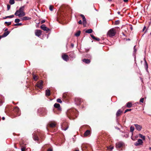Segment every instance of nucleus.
I'll use <instances>...</instances> for the list:
<instances>
[{
  "label": "nucleus",
  "instance_id": "nucleus-1",
  "mask_svg": "<svg viewBox=\"0 0 151 151\" xmlns=\"http://www.w3.org/2000/svg\"><path fill=\"white\" fill-rule=\"evenodd\" d=\"M24 6L20 7L18 10H17L14 14L16 16H18L19 17H21L24 16L25 14L24 12Z\"/></svg>",
  "mask_w": 151,
  "mask_h": 151
},
{
  "label": "nucleus",
  "instance_id": "nucleus-2",
  "mask_svg": "<svg viewBox=\"0 0 151 151\" xmlns=\"http://www.w3.org/2000/svg\"><path fill=\"white\" fill-rule=\"evenodd\" d=\"M33 138L35 141H37L38 143H40L42 142V137H41V134L38 132L36 133H34L32 134Z\"/></svg>",
  "mask_w": 151,
  "mask_h": 151
},
{
  "label": "nucleus",
  "instance_id": "nucleus-3",
  "mask_svg": "<svg viewBox=\"0 0 151 151\" xmlns=\"http://www.w3.org/2000/svg\"><path fill=\"white\" fill-rule=\"evenodd\" d=\"M76 111L75 110L69 109L68 110L67 112V114L68 116L70 119H74L75 118V116H76Z\"/></svg>",
  "mask_w": 151,
  "mask_h": 151
},
{
  "label": "nucleus",
  "instance_id": "nucleus-4",
  "mask_svg": "<svg viewBox=\"0 0 151 151\" xmlns=\"http://www.w3.org/2000/svg\"><path fill=\"white\" fill-rule=\"evenodd\" d=\"M116 33L115 29L114 28H112L109 30L108 33L107 35L110 37L114 36Z\"/></svg>",
  "mask_w": 151,
  "mask_h": 151
},
{
  "label": "nucleus",
  "instance_id": "nucleus-5",
  "mask_svg": "<svg viewBox=\"0 0 151 151\" xmlns=\"http://www.w3.org/2000/svg\"><path fill=\"white\" fill-rule=\"evenodd\" d=\"M13 111L15 113L17 116H19L20 115V112L19 108L18 107H15L13 110Z\"/></svg>",
  "mask_w": 151,
  "mask_h": 151
},
{
  "label": "nucleus",
  "instance_id": "nucleus-6",
  "mask_svg": "<svg viewBox=\"0 0 151 151\" xmlns=\"http://www.w3.org/2000/svg\"><path fill=\"white\" fill-rule=\"evenodd\" d=\"M61 127L63 130L66 131L68 128V126L66 122H64L62 124Z\"/></svg>",
  "mask_w": 151,
  "mask_h": 151
},
{
  "label": "nucleus",
  "instance_id": "nucleus-7",
  "mask_svg": "<svg viewBox=\"0 0 151 151\" xmlns=\"http://www.w3.org/2000/svg\"><path fill=\"white\" fill-rule=\"evenodd\" d=\"M48 126V127L53 129L56 127V123L55 122H51L49 124Z\"/></svg>",
  "mask_w": 151,
  "mask_h": 151
},
{
  "label": "nucleus",
  "instance_id": "nucleus-8",
  "mask_svg": "<svg viewBox=\"0 0 151 151\" xmlns=\"http://www.w3.org/2000/svg\"><path fill=\"white\" fill-rule=\"evenodd\" d=\"M43 81L41 80L37 82V86L40 89H41L43 88Z\"/></svg>",
  "mask_w": 151,
  "mask_h": 151
},
{
  "label": "nucleus",
  "instance_id": "nucleus-9",
  "mask_svg": "<svg viewBox=\"0 0 151 151\" xmlns=\"http://www.w3.org/2000/svg\"><path fill=\"white\" fill-rule=\"evenodd\" d=\"M143 142L142 140L140 139H139L138 141L134 143V145L136 146H138L142 145Z\"/></svg>",
  "mask_w": 151,
  "mask_h": 151
},
{
  "label": "nucleus",
  "instance_id": "nucleus-10",
  "mask_svg": "<svg viewBox=\"0 0 151 151\" xmlns=\"http://www.w3.org/2000/svg\"><path fill=\"white\" fill-rule=\"evenodd\" d=\"M82 102V100L79 98H76L75 99V103L77 105H80Z\"/></svg>",
  "mask_w": 151,
  "mask_h": 151
},
{
  "label": "nucleus",
  "instance_id": "nucleus-11",
  "mask_svg": "<svg viewBox=\"0 0 151 151\" xmlns=\"http://www.w3.org/2000/svg\"><path fill=\"white\" fill-rule=\"evenodd\" d=\"M124 144L122 142H119L116 144V147L118 149H120L123 147Z\"/></svg>",
  "mask_w": 151,
  "mask_h": 151
},
{
  "label": "nucleus",
  "instance_id": "nucleus-12",
  "mask_svg": "<svg viewBox=\"0 0 151 151\" xmlns=\"http://www.w3.org/2000/svg\"><path fill=\"white\" fill-rule=\"evenodd\" d=\"M42 33V31L40 29H36L35 31V35L38 37H39L40 36Z\"/></svg>",
  "mask_w": 151,
  "mask_h": 151
},
{
  "label": "nucleus",
  "instance_id": "nucleus-13",
  "mask_svg": "<svg viewBox=\"0 0 151 151\" xmlns=\"http://www.w3.org/2000/svg\"><path fill=\"white\" fill-rule=\"evenodd\" d=\"M40 28L42 29L44 31H47L50 30L48 28L46 27L45 25L44 24H42L40 26Z\"/></svg>",
  "mask_w": 151,
  "mask_h": 151
},
{
  "label": "nucleus",
  "instance_id": "nucleus-14",
  "mask_svg": "<svg viewBox=\"0 0 151 151\" xmlns=\"http://www.w3.org/2000/svg\"><path fill=\"white\" fill-rule=\"evenodd\" d=\"M134 125L137 130L140 131L141 130L142 128V127L141 126L137 124H134Z\"/></svg>",
  "mask_w": 151,
  "mask_h": 151
},
{
  "label": "nucleus",
  "instance_id": "nucleus-15",
  "mask_svg": "<svg viewBox=\"0 0 151 151\" xmlns=\"http://www.w3.org/2000/svg\"><path fill=\"white\" fill-rule=\"evenodd\" d=\"M62 57L63 60L65 61H67L69 60L68 57L67 55L64 54L62 55Z\"/></svg>",
  "mask_w": 151,
  "mask_h": 151
},
{
  "label": "nucleus",
  "instance_id": "nucleus-16",
  "mask_svg": "<svg viewBox=\"0 0 151 151\" xmlns=\"http://www.w3.org/2000/svg\"><path fill=\"white\" fill-rule=\"evenodd\" d=\"M54 107L57 109L59 111L61 110V108L60 107V105L58 103H55L54 105Z\"/></svg>",
  "mask_w": 151,
  "mask_h": 151
},
{
  "label": "nucleus",
  "instance_id": "nucleus-17",
  "mask_svg": "<svg viewBox=\"0 0 151 151\" xmlns=\"http://www.w3.org/2000/svg\"><path fill=\"white\" fill-rule=\"evenodd\" d=\"M91 134V131L89 130H87L84 132V137H87L90 135Z\"/></svg>",
  "mask_w": 151,
  "mask_h": 151
},
{
  "label": "nucleus",
  "instance_id": "nucleus-18",
  "mask_svg": "<svg viewBox=\"0 0 151 151\" xmlns=\"http://www.w3.org/2000/svg\"><path fill=\"white\" fill-rule=\"evenodd\" d=\"M122 111L120 109H119L116 113V116L117 117L119 116H121L122 113Z\"/></svg>",
  "mask_w": 151,
  "mask_h": 151
},
{
  "label": "nucleus",
  "instance_id": "nucleus-19",
  "mask_svg": "<svg viewBox=\"0 0 151 151\" xmlns=\"http://www.w3.org/2000/svg\"><path fill=\"white\" fill-rule=\"evenodd\" d=\"M31 18L28 17H24L21 19V20L22 21H26L31 19Z\"/></svg>",
  "mask_w": 151,
  "mask_h": 151
},
{
  "label": "nucleus",
  "instance_id": "nucleus-20",
  "mask_svg": "<svg viewBox=\"0 0 151 151\" xmlns=\"http://www.w3.org/2000/svg\"><path fill=\"white\" fill-rule=\"evenodd\" d=\"M9 32L8 31L6 32L2 35V37H6L9 35Z\"/></svg>",
  "mask_w": 151,
  "mask_h": 151
},
{
  "label": "nucleus",
  "instance_id": "nucleus-21",
  "mask_svg": "<svg viewBox=\"0 0 151 151\" xmlns=\"http://www.w3.org/2000/svg\"><path fill=\"white\" fill-rule=\"evenodd\" d=\"M126 106L128 108H131L132 106V104L130 102H128L126 104Z\"/></svg>",
  "mask_w": 151,
  "mask_h": 151
},
{
  "label": "nucleus",
  "instance_id": "nucleus-22",
  "mask_svg": "<svg viewBox=\"0 0 151 151\" xmlns=\"http://www.w3.org/2000/svg\"><path fill=\"white\" fill-rule=\"evenodd\" d=\"M46 96H49L50 95V91L49 90H46L45 93Z\"/></svg>",
  "mask_w": 151,
  "mask_h": 151
},
{
  "label": "nucleus",
  "instance_id": "nucleus-23",
  "mask_svg": "<svg viewBox=\"0 0 151 151\" xmlns=\"http://www.w3.org/2000/svg\"><path fill=\"white\" fill-rule=\"evenodd\" d=\"M83 61L86 63L88 64L90 62V60L88 59H84L83 60Z\"/></svg>",
  "mask_w": 151,
  "mask_h": 151
},
{
  "label": "nucleus",
  "instance_id": "nucleus-24",
  "mask_svg": "<svg viewBox=\"0 0 151 151\" xmlns=\"http://www.w3.org/2000/svg\"><path fill=\"white\" fill-rule=\"evenodd\" d=\"M139 136L143 140H145V136L143 135L142 134H139Z\"/></svg>",
  "mask_w": 151,
  "mask_h": 151
},
{
  "label": "nucleus",
  "instance_id": "nucleus-25",
  "mask_svg": "<svg viewBox=\"0 0 151 151\" xmlns=\"http://www.w3.org/2000/svg\"><path fill=\"white\" fill-rule=\"evenodd\" d=\"M92 32H93V30H92V29H88L86 30V31L85 32H86V33H92Z\"/></svg>",
  "mask_w": 151,
  "mask_h": 151
},
{
  "label": "nucleus",
  "instance_id": "nucleus-26",
  "mask_svg": "<svg viewBox=\"0 0 151 151\" xmlns=\"http://www.w3.org/2000/svg\"><path fill=\"white\" fill-rule=\"evenodd\" d=\"M88 148V147L87 145H83L82 146V149H87Z\"/></svg>",
  "mask_w": 151,
  "mask_h": 151
},
{
  "label": "nucleus",
  "instance_id": "nucleus-27",
  "mask_svg": "<svg viewBox=\"0 0 151 151\" xmlns=\"http://www.w3.org/2000/svg\"><path fill=\"white\" fill-rule=\"evenodd\" d=\"M130 131L132 133V135H133V132L134 130V127H133L131 126L130 128Z\"/></svg>",
  "mask_w": 151,
  "mask_h": 151
},
{
  "label": "nucleus",
  "instance_id": "nucleus-28",
  "mask_svg": "<svg viewBox=\"0 0 151 151\" xmlns=\"http://www.w3.org/2000/svg\"><path fill=\"white\" fill-rule=\"evenodd\" d=\"M9 3L11 4H14V0H9Z\"/></svg>",
  "mask_w": 151,
  "mask_h": 151
},
{
  "label": "nucleus",
  "instance_id": "nucleus-29",
  "mask_svg": "<svg viewBox=\"0 0 151 151\" xmlns=\"http://www.w3.org/2000/svg\"><path fill=\"white\" fill-rule=\"evenodd\" d=\"M80 34V31L78 32H76L75 34V35L77 37L79 36Z\"/></svg>",
  "mask_w": 151,
  "mask_h": 151
},
{
  "label": "nucleus",
  "instance_id": "nucleus-30",
  "mask_svg": "<svg viewBox=\"0 0 151 151\" xmlns=\"http://www.w3.org/2000/svg\"><path fill=\"white\" fill-rule=\"evenodd\" d=\"M20 21V20L19 19H16L15 20L14 22L15 23H19Z\"/></svg>",
  "mask_w": 151,
  "mask_h": 151
},
{
  "label": "nucleus",
  "instance_id": "nucleus-31",
  "mask_svg": "<svg viewBox=\"0 0 151 151\" xmlns=\"http://www.w3.org/2000/svg\"><path fill=\"white\" fill-rule=\"evenodd\" d=\"M33 78L35 81H37L38 78V76H33Z\"/></svg>",
  "mask_w": 151,
  "mask_h": 151
},
{
  "label": "nucleus",
  "instance_id": "nucleus-32",
  "mask_svg": "<svg viewBox=\"0 0 151 151\" xmlns=\"http://www.w3.org/2000/svg\"><path fill=\"white\" fill-rule=\"evenodd\" d=\"M5 24H7L8 26H9V25L11 24V22H5Z\"/></svg>",
  "mask_w": 151,
  "mask_h": 151
},
{
  "label": "nucleus",
  "instance_id": "nucleus-33",
  "mask_svg": "<svg viewBox=\"0 0 151 151\" xmlns=\"http://www.w3.org/2000/svg\"><path fill=\"white\" fill-rule=\"evenodd\" d=\"M57 101L58 102L60 103H61L62 102V101L60 99H57Z\"/></svg>",
  "mask_w": 151,
  "mask_h": 151
},
{
  "label": "nucleus",
  "instance_id": "nucleus-34",
  "mask_svg": "<svg viewBox=\"0 0 151 151\" xmlns=\"http://www.w3.org/2000/svg\"><path fill=\"white\" fill-rule=\"evenodd\" d=\"M132 110V109H126L125 111H124V113H125L129 111H130Z\"/></svg>",
  "mask_w": 151,
  "mask_h": 151
},
{
  "label": "nucleus",
  "instance_id": "nucleus-35",
  "mask_svg": "<svg viewBox=\"0 0 151 151\" xmlns=\"http://www.w3.org/2000/svg\"><path fill=\"white\" fill-rule=\"evenodd\" d=\"M14 17V16L13 15H10L9 16H6V17H7V18H12L13 17Z\"/></svg>",
  "mask_w": 151,
  "mask_h": 151
},
{
  "label": "nucleus",
  "instance_id": "nucleus-36",
  "mask_svg": "<svg viewBox=\"0 0 151 151\" xmlns=\"http://www.w3.org/2000/svg\"><path fill=\"white\" fill-rule=\"evenodd\" d=\"M53 7L52 6V5H50L49 7V9L51 11H52L53 10Z\"/></svg>",
  "mask_w": 151,
  "mask_h": 151
},
{
  "label": "nucleus",
  "instance_id": "nucleus-37",
  "mask_svg": "<svg viewBox=\"0 0 151 151\" xmlns=\"http://www.w3.org/2000/svg\"><path fill=\"white\" fill-rule=\"evenodd\" d=\"M144 98H141L140 100H139V101L140 102H142V103H143V102H144Z\"/></svg>",
  "mask_w": 151,
  "mask_h": 151
},
{
  "label": "nucleus",
  "instance_id": "nucleus-38",
  "mask_svg": "<svg viewBox=\"0 0 151 151\" xmlns=\"http://www.w3.org/2000/svg\"><path fill=\"white\" fill-rule=\"evenodd\" d=\"M136 46H134V53H135L136 52L137 50L135 48Z\"/></svg>",
  "mask_w": 151,
  "mask_h": 151
},
{
  "label": "nucleus",
  "instance_id": "nucleus-39",
  "mask_svg": "<svg viewBox=\"0 0 151 151\" xmlns=\"http://www.w3.org/2000/svg\"><path fill=\"white\" fill-rule=\"evenodd\" d=\"M22 24L21 23H17L14 24V26H20L22 25Z\"/></svg>",
  "mask_w": 151,
  "mask_h": 151
},
{
  "label": "nucleus",
  "instance_id": "nucleus-40",
  "mask_svg": "<svg viewBox=\"0 0 151 151\" xmlns=\"http://www.w3.org/2000/svg\"><path fill=\"white\" fill-rule=\"evenodd\" d=\"M119 21H116L115 22V24L116 25H118V24H119Z\"/></svg>",
  "mask_w": 151,
  "mask_h": 151
},
{
  "label": "nucleus",
  "instance_id": "nucleus-41",
  "mask_svg": "<svg viewBox=\"0 0 151 151\" xmlns=\"http://www.w3.org/2000/svg\"><path fill=\"white\" fill-rule=\"evenodd\" d=\"M47 151H53V149L52 148H50L47 150Z\"/></svg>",
  "mask_w": 151,
  "mask_h": 151
},
{
  "label": "nucleus",
  "instance_id": "nucleus-42",
  "mask_svg": "<svg viewBox=\"0 0 151 151\" xmlns=\"http://www.w3.org/2000/svg\"><path fill=\"white\" fill-rule=\"evenodd\" d=\"M67 96V94L65 93H64L63 95V96L64 98H66Z\"/></svg>",
  "mask_w": 151,
  "mask_h": 151
},
{
  "label": "nucleus",
  "instance_id": "nucleus-43",
  "mask_svg": "<svg viewBox=\"0 0 151 151\" xmlns=\"http://www.w3.org/2000/svg\"><path fill=\"white\" fill-rule=\"evenodd\" d=\"M25 148H26L25 147H22L21 148L22 151H25Z\"/></svg>",
  "mask_w": 151,
  "mask_h": 151
},
{
  "label": "nucleus",
  "instance_id": "nucleus-44",
  "mask_svg": "<svg viewBox=\"0 0 151 151\" xmlns=\"http://www.w3.org/2000/svg\"><path fill=\"white\" fill-rule=\"evenodd\" d=\"M93 40H96L97 41H99L100 40V39L99 38L96 37H95V39H94Z\"/></svg>",
  "mask_w": 151,
  "mask_h": 151
},
{
  "label": "nucleus",
  "instance_id": "nucleus-45",
  "mask_svg": "<svg viewBox=\"0 0 151 151\" xmlns=\"http://www.w3.org/2000/svg\"><path fill=\"white\" fill-rule=\"evenodd\" d=\"M91 37L93 39H95V37L93 35H91Z\"/></svg>",
  "mask_w": 151,
  "mask_h": 151
},
{
  "label": "nucleus",
  "instance_id": "nucleus-46",
  "mask_svg": "<svg viewBox=\"0 0 151 151\" xmlns=\"http://www.w3.org/2000/svg\"><path fill=\"white\" fill-rule=\"evenodd\" d=\"M7 8L8 10H9L10 8V6L9 5H7Z\"/></svg>",
  "mask_w": 151,
  "mask_h": 151
},
{
  "label": "nucleus",
  "instance_id": "nucleus-47",
  "mask_svg": "<svg viewBox=\"0 0 151 151\" xmlns=\"http://www.w3.org/2000/svg\"><path fill=\"white\" fill-rule=\"evenodd\" d=\"M83 25H86V20L85 21H83Z\"/></svg>",
  "mask_w": 151,
  "mask_h": 151
},
{
  "label": "nucleus",
  "instance_id": "nucleus-48",
  "mask_svg": "<svg viewBox=\"0 0 151 151\" xmlns=\"http://www.w3.org/2000/svg\"><path fill=\"white\" fill-rule=\"evenodd\" d=\"M81 17H82V19H83V18L84 19V18L85 17L84 16V15H83V14H81Z\"/></svg>",
  "mask_w": 151,
  "mask_h": 151
},
{
  "label": "nucleus",
  "instance_id": "nucleus-49",
  "mask_svg": "<svg viewBox=\"0 0 151 151\" xmlns=\"http://www.w3.org/2000/svg\"><path fill=\"white\" fill-rule=\"evenodd\" d=\"M82 21L81 20H79L78 22V23H79V24H82Z\"/></svg>",
  "mask_w": 151,
  "mask_h": 151
},
{
  "label": "nucleus",
  "instance_id": "nucleus-50",
  "mask_svg": "<svg viewBox=\"0 0 151 151\" xmlns=\"http://www.w3.org/2000/svg\"><path fill=\"white\" fill-rule=\"evenodd\" d=\"M113 149V147H111L109 148V149H110L111 150H112V149Z\"/></svg>",
  "mask_w": 151,
  "mask_h": 151
},
{
  "label": "nucleus",
  "instance_id": "nucleus-51",
  "mask_svg": "<svg viewBox=\"0 0 151 151\" xmlns=\"http://www.w3.org/2000/svg\"><path fill=\"white\" fill-rule=\"evenodd\" d=\"M45 22V20H42L41 21V23H43Z\"/></svg>",
  "mask_w": 151,
  "mask_h": 151
},
{
  "label": "nucleus",
  "instance_id": "nucleus-52",
  "mask_svg": "<svg viewBox=\"0 0 151 151\" xmlns=\"http://www.w3.org/2000/svg\"><path fill=\"white\" fill-rule=\"evenodd\" d=\"M71 46L72 47H74V44L73 43L71 44Z\"/></svg>",
  "mask_w": 151,
  "mask_h": 151
},
{
  "label": "nucleus",
  "instance_id": "nucleus-53",
  "mask_svg": "<svg viewBox=\"0 0 151 151\" xmlns=\"http://www.w3.org/2000/svg\"><path fill=\"white\" fill-rule=\"evenodd\" d=\"M146 28V27L145 26H144V28H143V31H144L145 29Z\"/></svg>",
  "mask_w": 151,
  "mask_h": 151
},
{
  "label": "nucleus",
  "instance_id": "nucleus-54",
  "mask_svg": "<svg viewBox=\"0 0 151 151\" xmlns=\"http://www.w3.org/2000/svg\"><path fill=\"white\" fill-rule=\"evenodd\" d=\"M123 1L124 2H127L128 1V0H123Z\"/></svg>",
  "mask_w": 151,
  "mask_h": 151
},
{
  "label": "nucleus",
  "instance_id": "nucleus-55",
  "mask_svg": "<svg viewBox=\"0 0 151 151\" xmlns=\"http://www.w3.org/2000/svg\"><path fill=\"white\" fill-rule=\"evenodd\" d=\"M7 30H8V29L7 28H6V29H5L4 31L5 32H6V31H7Z\"/></svg>",
  "mask_w": 151,
  "mask_h": 151
},
{
  "label": "nucleus",
  "instance_id": "nucleus-56",
  "mask_svg": "<svg viewBox=\"0 0 151 151\" xmlns=\"http://www.w3.org/2000/svg\"><path fill=\"white\" fill-rule=\"evenodd\" d=\"M5 119V118L4 117H2V119L3 120H4Z\"/></svg>",
  "mask_w": 151,
  "mask_h": 151
},
{
  "label": "nucleus",
  "instance_id": "nucleus-57",
  "mask_svg": "<svg viewBox=\"0 0 151 151\" xmlns=\"http://www.w3.org/2000/svg\"><path fill=\"white\" fill-rule=\"evenodd\" d=\"M83 19V21H85L86 20V19L85 18V17L83 19Z\"/></svg>",
  "mask_w": 151,
  "mask_h": 151
},
{
  "label": "nucleus",
  "instance_id": "nucleus-58",
  "mask_svg": "<svg viewBox=\"0 0 151 151\" xmlns=\"http://www.w3.org/2000/svg\"><path fill=\"white\" fill-rule=\"evenodd\" d=\"M83 19V21H85L86 20V19L85 18V17L83 19Z\"/></svg>",
  "mask_w": 151,
  "mask_h": 151
},
{
  "label": "nucleus",
  "instance_id": "nucleus-59",
  "mask_svg": "<svg viewBox=\"0 0 151 151\" xmlns=\"http://www.w3.org/2000/svg\"><path fill=\"white\" fill-rule=\"evenodd\" d=\"M32 74L33 76H36V75L34 74V73H32Z\"/></svg>",
  "mask_w": 151,
  "mask_h": 151
},
{
  "label": "nucleus",
  "instance_id": "nucleus-60",
  "mask_svg": "<svg viewBox=\"0 0 151 151\" xmlns=\"http://www.w3.org/2000/svg\"><path fill=\"white\" fill-rule=\"evenodd\" d=\"M7 18V17H3V19H6V18Z\"/></svg>",
  "mask_w": 151,
  "mask_h": 151
},
{
  "label": "nucleus",
  "instance_id": "nucleus-61",
  "mask_svg": "<svg viewBox=\"0 0 151 151\" xmlns=\"http://www.w3.org/2000/svg\"><path fill=\"white\" fill-rule=\"evenodd\" d=\"M131 137V139L133 140H134V139H133V138L132 137Z\"/></svg>",
  "mask_w": 151,
  "mask_h": 151
},
{
  "label": "nucleus",
  "instance_id": "nucleus-62",
  "mask_svg": "<svg viewBox=\"0 0 151 151\" xmlns=\"http://www.w3.org/2000/svg\"><path fill=\"white\" fill-rule=\"evenodd\" d=\"M117 13H118V14H120V12H118Z\"/></svg>",
  "mask_w": 151,
  "mask_h": 151
},
{
  "label": "nucleus",
  "instance_id": "nucleus-63",
  "mask_svg": "<svg viewBox=\"0 0 151 151\" xmlns=\"http://www.w3.org/2000/svg\"><path fill=\"white\" fill-rule=\"evenodd\" d=\"M1 37H2L1 36H0V39L1 38Z\"/></svg>",
  "mask_w": 151,
  "mask_h": 151
},
{
  "label": "nucleus",
  "instance_id": "nucleus-64",
  "mask_svg": "<svg viewBox=\"0 0 151 151\" xmlns=\"http://www.w3.org/2000/svg\"><path fill=\"white\" fill-rule=\"evenodd\" d=\"M109 1H111L112 0H108Z\"/></svg>",
  "mask_w": 151,
  "mask_h": 151
}]
</instances>
